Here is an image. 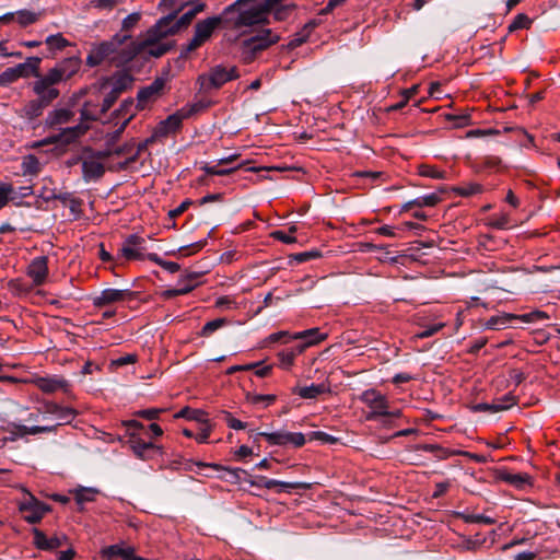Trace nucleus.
I'll return each instance as SVG.
<instances>
[{"mask_svg": "<svg viewBox=\"0 0 560 560\" xmlns=\"http://www.w3.org/2000/svg\"><path fill=\"white\" fill-rule=\"evenodd\" d=\"M246 398L254 405L265 402L266 406L273 404L277 399L276 395H262V394H250L247 393Z\"/></svg>", "mask_w": 560, "mask_h": 560, "instance_id": "obj_58", "label": "nucleus"}, {"mask_svg": "<svg viewBox=\"0 0 560 560\" xmlns=\"http://www.w3.org/2000/svg\"><path fill=\"white\" fill-rule=\"evenodd\" d=\"M441 201V198L438 194H429L425 196L418 197L413 200L406 202L402 206V211H408L413 207H434Z\"/></svg>", "mask_w": 560, "mask_h": 560, "instance_id": "obj_31", "label": "nucleus"}, {"mask_svg": "<svg viewBox=\"0 0 560 560\" xmlns=\"http://www.w3.org/2000/svg\"><path fill=\"white\" fill-rule=\"evenodd\" d=\"M88 128L89 127L83 125L82 122L74 127L65 128L61 132L45 139L43 141V144L56 143V142L69 144L71 142L75 141L81 136H83L86 132Z\"/></svg>", "mask_w": 560, "mask_h": 560, "instance_id": "obj_15", "label": "nucleus"}, {"mask_svg": "<svg viewBox=\"0 0 560 560\" xmlns=\"http://www.w3.org/2000/svg\"><path fill=\"white\" fill-rule=\"evenodd\" d=\"M153 142H154V136H152V137L145 139L144 141L140 142L137 145V149H136L135 153H132L124 162L119 163V168L120 170H126L127 167H129V165H131L132 163H135L139 159V155L141 154V152L147 150L148 145L150 143H153Z\"/></svg>", "mask_w": 560, "mask_h": 560, "instance_id": "obj_38", "label": "nucleus"}, {"mask_svg": "<svg viewBox=\"0 0 560 560\" xmlns=\"http://www.w3.org/2000/svg\"><path fill=\"white\" fill-rule=\"evenodd\" d=\"M48 275V258L46 256L35 257L27 267V276L32 278L34 285H42Z\"/></svg>", "mask_w": 560, "mask_h": 560, "instance_id": "obj_16", "label": "nucleus"}, {"mask_svg": "<svg viewBox=\"0 0 560 560\" xmlns=\"http://www.w3.org/2000/svg\"><path fill=\"white\" fill-rule=\"evenodd\" d=\"M267 20L262 14V10L257 7L243 8L237 15L238 30L262 24Z\"/></svg>", "mask_w": 560, "mask_h": 560, "instance_id": "obj_20", "label": "nucleus"}, {"mask_svg": "<svg viewBox=\"0 0 560 560\" xmlns=\"http://www.w3.org/2000/svg\"><path fill=\"white\" fill-rule=\"evenodd\" d=\"M220 26L219 18L211 16L197 22L195 25L194 36L191 38L192 45L202 46L211 36L214 30Z\"/></svg>", "mask_w": 560, "mask_h": 560, "instance_id": "obj_13", "label": "nucleus"}, {"mask_svg": "<svg viewBox=\"0 0 560 560\" xmlns=\"http://www.w3.org/2000/svg\"><path fill=\"white\" fill-rule=\"evenodd\" d=\"M175 417L194 420L200 423H208L207 412L201 409H192L190 407H185L178 413H176Z\"/></svg>", "mask_w": 560, "mask_h": 560, "instance_id": "obj_34", "label": "nucleus"}, {"mask_svg": "<svg viewBox=\"0 0 560 560\" xmlns=\"http://www.w3.org/2000/svg\"><path fill=\"white\" fill-rule=\"evenodd\" d=\"M240 73L236 67L226 68L223 65L212 67L208 73L199 74L196 83L199 92L208 94L212 90L221 89L225 83L238 79Z\"/></svg>", "mask_w": 560, "mask_h": 560, "instance_id": "obj_4", "label": "nucleus"}, {"mask_svg": "<svg viewBox=\"0 0 560 560\" xmlns=\"http://www.w3.org/2000/svg\"><path fill=\"white\" fill-rule=\"evenodd\" d=\"M180 10H176L168 15H172V22L167 25L171 34H176L179 30L187 27L192 20L196 18L192 12L186 11L180 18L177 19V13Z\"/></svg>", "mask_w": 560, "mask_h": 560, "instance_id": "obj_28", "label": "nucleus"}, {"mask_svg": "<svg viewBox=\"0 0 560 560\" xmlns=\"http://www.w3.org/2000/svg\"><path fill=\"white\" fill-rule=\"evenodd\" d=\"M172 22V15H165L151 26L144 38L140 42H131L125 47L124 52L118 57L117 65H128L137 55L145 54L150 57L160 58L174 48V42L161 43L168 35L167 25Z\"/></svg>", "mask_w": 560, "mask_h": 560, "instance_id": "obj_1", "label": "nucleus"}, {"mask_svg": "<svg viewBox=\"0 0 560 560\" xmlns=\"http://www.w3.org/2000/svg\"><path fill=\"white\" fill-rule=\"evenodd\" d=\"M105 167L101 162L85 159L82 162V177L84 182L98 180L103 177Z\"/></svg>", "mask_w": 560, "mask_h": 560, "instance_id": "obj_23", "label": "nucleus"}, {"mask_svg": "<svg viewBox=\"0 0 560 560\" xmlns=\"http://www.w3.org/2000/svg\"><path fill=\"white\" fill-rule=\"evenodd\" d=\"M43 199L45 201L59 200L62 203L70 201L71 202L70 209L72 212L75 211V208L80 206V201L77 200L75 198H72V195L70 192L57 194L55 190H50L49 195H43Z\"/></svg>", "mask_w": 560, "mask_h": 560, "instance_id": "obj_37", "label": "nucleus"}, {"mask_svg": "<svg viewBox=\"0 0 560 560\" xmlns=\"http://www.w3.org/2000/svg\"><path fill=\"white\" fill-rule=\"evenodd\" d=\"M126 443L132 450L133 454L142 460H148L162 454L161 446L151 441H145L139 432H130Z\"/></svg>", "mask_w": 560, "mask_h": 560, "instance_id": "obj_8", "label": "nucleus"}, {"mask_svg": "<svg viewBox=\"0 0 560 560\" xmlns=\"http://www.w3.org/2000/svg\"><path fill=\"white\" fill-rule=\"evenodd\" d=\"M40 57H28L25 62L19 63L15 70L20 78H27L28 75L39 77Z\"/></svg>", "mask_w": 560, "mask_h": 560, "instance_id": "obj_27", "label": "nucleus"}, {"mask_svg": "<svg viewBox=\"0 0 560 560\" xmlns=\"http://www.w3.org/2000/svg\"><path fill=\"white\" fill-rule=\"evenodd\" d=\"M147 259H149L152 262H155L156 265L161 266L171 273H175L180 269V266L177 262L163 260L161 257H159L158 254L154 253L148 254Z\"/></svg>", "mask_w": 560, "mask_h": 560, "instance_id": "obj_48", "label": "nucleus"}, {"mask_svg": "<svg viewBox=\"0 0 560 560\" xmlns=\"http://www.w3.org/2000/svg\"><path fill=\"white\" fill-rule=\"evenodd\" d=\"M322 257V253L317 249H311L307 252L295 253L289 256V264H303L305 261Z\"/></svg>", "mask_w": 560, "mask_h": 560, "instance_id": "obj_40", "label": "nucleus"}, {"mask_svg": "<svg viewBox=\"0 0 560 560\" xmlns=\"http://www.w3.org/2000/svg\"><path fill=\"white\" fill-rule=\"evenodd\" d=\"M298 231V228L295 225H291L288 230V232L282 230H277L271 232L270 236L273 240L280 241L284 244H292L296 242V238L294 236V233Z\"/></svg>", "mask_w": 560, "mask_h": 560, "instance_id": "obj_44", "label": "nucleus"}, {"mask_svg": "<svg viewBox=\"0 0 560 560\" xmlns=\"http://www.w3.org/2000/svg\"><path fill=\"white\" fill-rule=\"evenodd\" d=\"M453 191L462 197H470L483 191V187L477 183H469L463 186L453 187Z\"/></svg>", "mask_w": 560, "mask_h": 560, "instance_id": "obj_47", "label": "nucleus"}, {"mask_svg": "<svg viewBox=\"0 0 560 560\" xmlns=\"http://www.w3.org/2000/svg\"><path fill=\"white\" fill-rule=\"evenodd\" d=\"M298 352V348L295 350H283L278 353V358L280 360V364L282 368L288 369L293 364L294 358Z\"/></svg>", "mask_w": 560, "mask_h": 560, "instance_id": "obj_61", "label": "nucleus"}, {"mask_svg": "<svg viewBox=\"0 0 560 560\" xmlns=\"http://www.w3.org/2000/svg\"><path fill=\"white\" fill-rule=\"evenodd\" d=\"M101 106L92 104V102H85L81 109L82 121H94L100 119L105 113L100 112Z\"/></svg>", "mask_w": 560, "mask_h": 560, "instance_id": "obj_35", "label": "nucleus"}, {"mask_svg": "<svg viewBox=\"0 0 560 560\" xmlns=\"http://www.w3.org/2000/svg\"><path fill=\"white\" fill-rule=\"evenodd\" d=\"M499 478L518 489H523L527 485H530V476L525 472L512 474L509 471H502L499 475Z\"/></svg>", "mask_w": 560, "mask_h": 560, "instance_id": "obj_30", "label": "nucleus"}, {"mask_svg": "<svg viewBox=\"0 0 560 560\" xmlns=\"http://www.w3.org/2000/svg\"><path fill=\"white\" fill-rule=\"evenodd\" d=\"M513 319H516V315L514 314H503L501 316H492L487 323L486 327L488 329L500 330L506 327Z\"/></svg>", "mask_w": 560, "mask_h": 560, "instance_id": "obj_36", "label": "nucleus"}, {"mask_svg": "<svg viewBox=\"0 0 560 560\" xmlns=\"http://www.w3.org/2000/svg\"><path fill=\"white\" fill-rule=\"evenodd\" d=\"M131 38L129 34H115L110 39L103 40L98 44H93L86 57V65L89 67L100 66L104 61H108L112 66L117 68L125 67L126 65H117L118 57L124 52L125 48H120Z\"/></svg>", "mask_w": 560, "mask_h": 560, "instance_id": "obj_2", "label": "nucleus"}, {"mask_svg": "<svg viewBox=\"0 0 560 560\" xmlns=\"http://www.w3.org/2000/svg\"><path fill=\"white\" fill-rule=\"evenodd\" d=\"M137 105H135V101L133 98H126L121 102L119 108H117L115 112H114V116L115 117H129L130 114H133L135 113L132 112V108L136 107Z\"/></svg>", "mask_w": 560, "mask_h": 560, "instance_id": "obj_54", "label": "nucleus"}, {"mask_svg": "<svg viewBox=\"0 0 560 560\" xmlns=\"http://www.w3.org/2000/svg\"><path fill=\"white\" fill-rule=\"evenodd\" d=\"M326 393H330V388L325 383L311 384L304 387L295 386L292 388V394H296L303 399H315Z\"/></svg>", "mask_w": 560, "mask_h": 560, "instance_id": "obj_26", "label": "nucleus"}, {"mask_svg": "<svg viewBox=\"0 0 560 560\" xmlns=\"http://www.w3.org/2000/svg\"><path fill=\"white\" fill-rule=\"evenodd\" d=\"M133 118V114H130L129 117L125 118L122 124L112 133L107 136L106 144L107 147H113L121 137L129 121Z\"/></svg>", "mask_w": 560, "mask_h": 560, "instance_id": "obj_53", "label": "nucleus"}, {"mask_svg": "<svg viewBox=\"0 0 560 560\" xmlns=\"http://www.w3.org/2000/svg\"><path fill=\"white\" fill-rule=\"evenodd\" d=\"M184 108L177 109L174 114L170 115L166 119L161 121L156 128V136L165 137L170 133H175L182 127L184 119H188V116H184Z\"/></svg>", "mask_w": 560, "mask_h": 560, "instance_id": "obj_17", "label": "nucleus"}, {"mask_svg": "<svg viewBox=\"0 0 560 560\" xmlns=\"http://www.w3.org/2000/svg\"><path fill=\"white\" fill-rule=\"evenodd\" d=\"M206 245H207V238L198 241V242H195V243H191V244L186 245V246H182V247L178 248V253L182 256H190V255L201 250Z\"/></svg>", "mask_w": 560, "mask_h": 560, "instance_id": "obj_56", "label": "nucleus"}, {"mask_svg": "<svg viewBox=\"0 0 560 560\" xmlns=\"http://www.w3.org/2000/svg\"><path fill=\"white\" fill-rule=\"evenodd\" d=\"M38 388L44 393H55L61 389L65 393H69L70 383L63 377L52 376V377H39L37 380Z\"/></svg>", "mask_w": 560, "mask_h": 560, "instance_id": "obj_21", "label": "nucleus"}, {"mask_svg": "<svg viewBox=\"0 0 560 560\" xmlns=\"http://www.w3.org/2000/svg\"><path fill=\"white\" fill-rule=\"evenodd\" d=\"M502 161L499 156L495 155H487L482 159V164L477 167V172H481L485 168H494L500 167Z\"/></svg>", "mask_w": 560, "mask_h": 560, "instance_id": "obj_63", "label": "nucleus"}, {"mask_svg": "<svg viewBox=\"0 0 560 560\" xmlns=\"http://www.w3.org/2000/svg\"><path fill=\"white\" fill-rule=\"evenodd\" d=\"M242 9V7H235L233 3L224 8L221 14L215 15V18H219V25L225 28L238 30L237 15Z\"/></svg>", "mask_w": 560, "mask_h": 560, "instance_id": "obj_25", "label": "nucleus"}, {"mask_svg": "<svg viewBox=\"0 0 560 560\" xmlns=\"http://www.w3.org/2000/svg\"><path fill=\"white\" fill-rule=\"evenodd\" d=\"M400 416H401V411L399 409H395V410L383 409L381 411H372L368 416V419L369 420L383 419V422L386 423V419L399 418Z\"/></svg>", "mask_w": 560, "mask_h": 560, "instance_id": "obj_51", "label": "nucleus"}, {"mask_svg": "<svg viewBox=\"0 0 560 560\" xmlns=\"http://www.w3.org/2000/svg\"><path fill=\"white\" fill-rule=\"evenodd\" d=\"M133 78L129 73H118L110 79H107L103 84L102 89H107L110 86V90L103 98V103L101 105V113H107L108 109L115 104L118 97L128 89L132 86Z\"/></svg>", "mask_w": 560, "mask_h": 560, "instance_id": "obj_5", "label": "nucleus"}, {"mask_svg": "<svg viewBox=\"0 0 560 560\" xmlns=\"http://www.w3.org/2000/svg\"><path fill=\"white\" fill-rule=\"evenodd\" d=\"M549 315L542 311H533L527 314L516 315V319H520L524 323H536L539 320L548 319Z\"/></svg>", "mask_w": 560, "mask_h": 560, "instance_id": "obj_55", "label": "nucleus"}, {"mask_svg": "<svg viewBox=\"0 0 560 560\" xmlns=\"http://www.w3.org/2000/svg\"><path fill=\"white\" fill-rule=\"evenodd\" d=\"M244 482H248L252 487H255L258 489H261V488L273 489V488L278 487L279 488L278 492H287V493H291L292 491H295V490H308L312 487V485L308 482H301V481L287 482V481L276 480V479H269L265 476L253 477L252 475H250V477H247V479L244 478Z\"/></svg>", "mask_w": 560, "mask_h": 560, "instance_id": "obj_6", "label": "nucleus"}, {"mask_svg": "<svg viewBox=\"0 0 560 560\" xmlns=\"http://www.w3.org/2000/svg\"><path fill=\"white\" fill-rule=\"evenodd\" d=\"M141 14L139 12H133L127 15L121 23V31L128 32L132 30L140 21Z\"/></svg>", "mask_w": 560, "mask_h": 560, "instance_id": "obj_64", "label": "nucleus"}, {"mask_svg": "<svg viewBox=\"0 0 560 560\" xmlns=\"http://www.w3.org/2000/svg\"><path fill=\"white\" fill-rule=\"evenodd\" d=\"M32 497L33 494H28V498L20 503V511L24 513V520L30 524H37L42 521L43 516L40 515L38 509L36 506H32Z\"/></svg>", "mask_w": 560, "mask_h": 560, "instance_id": "obj_29", "label": "nucleus"}, {"mask_svg": "<svg viewBox=\"0 0 560 560\" xmlns=\"http://www.w3.org/2000/svg\"><path fill=\"white\" fill-rule=\"evenodd\" d=\"M74 71L66 74L63 67H55L48 71L47 74L37 77V80L33 83V91L40 92V89L47 85H55L61 82L65 78H69Z\"/></svg>", "mask_w": 560, "mask_h": 560, "instance_id": "obj_18", "label": "nucleus"}, {"mask_svg": "<svg viewBox=\"0 0 560 560\" xmlns=\"http://www.w3.org/2000/svg\"><path fill=\"white\" fill-rule=\"evenodd\" d=\"M505 409H508V406H503L502 404H487V402L477 404L472 407V410L476 412H491V413L499 412V411H502Z\"/></svg>", "mask_w": 560, "mask_h": 560, "instance_id": "obj_57", "label": "nucleus"}, {"mask_svg": "<svg viewBox=\"0 0 560 560\" xmlns=\"http://www.w3.org/2000/svg\"><path fill=\"white\" fill-rule=\"evenodd\" d=\"M138 292L131 291L130 289H104L101 293L92 299L93 305L97 308L105 307L107 305L133 301L138 299Z\"/></svg>", "mask_w": 560, "mask_h": 560, "instance_id": "obj_9", "label": "nucleus"}, {"mask_svg": "<svg viewBox=\"0 0 560 560\" xmlns=\"http://www.w3.org/2000/svg\"><path fill=\"white\" fill-rule=\"evenodd\" d=\"M213 105V102L207 98H201L192 104H187L183 106L184 108V116H188V118L192 117L194 115H197L201 112L207 110L209 107Z\"/></svg>", "mask_w": 560, "mask_h": 560, "instance_id": "obj_33", "label": "nucleus"}, {"mask_svg": "<svg viewBox=\"0 0 560 560\" xmlns=\"http://www.w3.org/2000/svg\"><path fill=\"white\" fill-rule=\"evenodd\" d=\"M32 533L34 536V545L36 546V548L45 551L56 550L57 548L61 547L63 545V541L67 539L65 535L48 538L44 534V532L36 527L32 529Z\"/></svg>", "mask_w": 560, "mask_h": 560, "instance_id": "obj_19", "label": "nucleus"}, {"mask_svg": "<svg viewBox=\"0 0 560 560\" xmlns=\"http://www.w3.org/2000/svg\"><path fill=\"white\" fill-rule=\"evenodd\" d=\"M98 491L93 488L80 487L74 491V499L79 505H83L86 502L94 501L95 494Z\"/></svg>", "mask_w": 560, "mask_h": 560, "instance_id": "obj_45", "label": "nucleus"}, {"mask_svg": "<svg viewBox=\"0 0 560 560\" xmlns=\"http://www.w3.org/2000/svg\"><path fill=\"white\" fill-rule=\"evenodd\" d=\"M267 442L270 445L278 446H288L292 445L296 448L302 447L305 442V435L303 433H292L284 430L271 432L270 435H267Z\"/></svg>", "mask_w": 560, "mask_h": 560, "instance_id": "obj_10", "label": "nucleus"}, {"mask_svg": "<svg viewBox=\"0 0 560 560\" xmlns=\"http://www.w3.org/2000/svg\"><path fill=\"white\" fill-rule=\"evenodd\" d=\"M40 102L47 107L54 100L59 96V90L52 85L45 84L40 92H34Z\"/></svg>", "mask_w": 560, "mask_h": 560, "instance_id": "obj_42", "label": "nucleus"}, {"mask_svg": "<svg viewBox=\"0 0 560 560\" xmlns=\"http://www.w3.org/2000/svg\"><path fill=\"white\" fill-rule=\"evenodd\" d=\"M228 324H229V320L224 317L215 318L213 320L207 322L200 331V336L208 338L214 331L226 326Z\"/></svg>", "mask_w": 560, "mask_h": 560, "instance_id": "obj_43", "label": "nucleus"}, {"mask_svg": "<svg viewBox=\"0 0 560 560\" xmlns=\"http://www.w3.org/2000/svg\"><path fill=\"white\" fill-rule=\"evenodd\" d=\"M78 412L71 407H61L57 418L61 421V424H69L77 417Z\"/></svg>", "mask_w": 560, "mask_h": 560, "instance_id": "obj_62", "label": "nucleus"}, {"mask_svg": "<svg viewBox=\"0 0 560 560\" xmlns=\"http://www.w3.org/2000/svg\"><path fill=\"white\" fill-rule=\"evenodd\" d=\"M120 254L127 260H143L147 258V255L139 252V249L135 245L129 246L127 244V237L125 238L120 247Z\"/></svg>", "mask_w": 560, "mask_h": 560, "instance_id": "obj_41", "label": "nucleus"}, {"mask_svg": "<svg viewBox=\"0 0 560 560\" xmlns=\"http://www.w3.org/2000/svg\"><path fill=\"white\" fill-rule=\"evenodd\" d=\"M279 39V35L275 34L269 28H262L255 35L240 38L237 42V47L241 60L244 63L253 62L258 54L266 50L271 45L278 43Z\"/></svg>", "mask_w": 560, "mask_h": 560, "instance_id": "obj_3", "label": "nucleus"}, {"mask_svg": "<svg viewBox=\"0 0 560 560\" xmlns=\"http://www.w3.org/2000/svg\"><path fill=\"white\" fill-rule=\"evenodd\" d=\"M201 277V273L198 272H188L185 276L180 277L177 282V287L174 289L165 290L162 293L164 299H173L178 295H185L191 292L198 285V279Z\"/></svg>", "mask_w": 560, "mask_h": 560, "instance_id": "obj_12", "label": "nucleus"}, {"mask_svg": "<svg viewBox=\"0 0 560 560\" xmlns=\"http://www.w3.org/2000/svg\"><path fill=\"white\" fill-rule=\"evenodd\" d=\"M45 43L51 50H62L69 45V42L61 34L49 35Z\"/></svg>", "mask_w": 560, "mask_h": 560, "instance_id": "obj_49", "label": "nucleus"}, {"mask_svg": "<svg viewBox=\"0 0 560 560\" xmlns=\"http://www.w3.org/2000/svg\"><path fill=\"white\" fill-rule=\"evenodd\" d=\"M40 18V13H36L30 10H20L16 12V21L21 26H28L36 23Z\"/></svg>", "mask_w": 560, "mask_h": 560, "instance_id": "obj_46", "label": "nucleus"}, {"mask_svg": "<svg viewBox=\"0 0 560 560\" xmlns=\"http://www.w3.org/2000/svg\"><path fill=\"white\" fill-rule=\"evenodd\" d=\"M532 20L524 13H518L512 23L509 25V32H515L517 30L529 28Z\"/></svg>", "mask_w": 560, "mask_h": 560, "instance_id": "obj_50", "label": "nucleus"}, {"mask_svg": "<svg viewBox=\"0 0 560 560\" xmlns=\"http://www.w3.org/2000/svg\"><path fill=\"white\" fill-rule=\"evenodd\" d=\"M419 175L423 177H430V178H436V179H445L446 173L443 171L436 170L434 166L431 165H420L419 166Z\"/></svg>", "mask_w": 560, "mask_h": 560, "instance_id": "obj_52", "label": "nucleus"}, {"mask_svg": "<svg viewBox=\"0 0 560 560\" xmlns=\"http://www.w3.org/2000/svg\"><path fill=\"white\" fill-rule=\"evenodd\" d=\"M19 79L20 75L15 70V67L7 68L3 72L0 73V85H9Z\"/></svg>", "mask_w": 560, "mask_h": 560, "instance_id": "obj_60", "label": "nucleus"}, {"mask_svg": "<svg viewBox=\"0 0 560 560\" xmlns=\"http://www.w3.org/2000/svg\"><path fill=\"white\" fill-rule=\"evenodd\" d=\"M165 86V80L163 78H156L151 84L141 88L137 94V109H144L145 104L155 100L161 95Z\"/></svg>", "mask_w": 560, "mask_h": 560, "instance_id": "obj_14", "label": "nucleus"}, {"mask_svg": "<svg viewBox=\"0 0 560 560\" xmlns=\"http://www.w3.org/2000/svg\"><path fill=\"white\" fill-rule=\"evenodd\" d=\"M360 399L370 408L374 409V411H381L388 408L386 397L375 389L364 390Z\"/></svg>", "mask_w": 560, "mask_h": 560, "instance_id": "obj_24", "label": "nucleus"}, {"mask_svg": "<svg viewBox=\"0 0 560 560\" xmlns=\"http://www.w3.org/2000/svg\"><path fill=\"white\" fill-rule=\"evenodd\" d=\"M308 440L310 441L317 440L324 444H336L339 441L338 438H335V436H332L326 432H323V431H313V432L308 433Z\"/></svg>", "mask_w": 560, "mask_h": 560, "instance_id": "obj_59", "label": "nucleus"}, {"mask_svg": "<svg viewBox=\"0 0 560 560\" xmlns=\"http://www.w3.org/2000/svg\"><path fill=\"white\" fill-rule=\"evenodd\" d=\"M327 335L320 332L319 328H311L300 332H296L292 338L304 340L303 345L298 346V352L302 353L305 348L317 345L318 342L326 339Z\"/></svg>", "mask_w": 560, "mask_h": 560, "instance_id": "obj_22", "label": "nucleus"}, {"mask_svg": "<svg viewBox=\"0 0 560 560\" xmlns=\"http://www.w3.org/2000/svg\"><path fill=\"white\" fill-rule=\"evenodd\" d=\"M101 557L105 560H114L115 558H121L122 560H142L143 558L136 555L135 547L125 545V542L104 547L101 550Z\"/></svg>", "mask_w": 560, "mask_h": 560, "instance_id": "obj_11", "label": "nucleus"}, {"mask_svg": "<svg viewBox=\"0 0 560 560\" xmlns=\"http://www.w3.org/2000/svg\"><path fill=\"white\" fill-rule=\"evenodd\" d=\"M195 464L198 467V470H197L198 474H202L203 470L210 469V470L220 472V475H218L219 478H221L230 483H233V485L244 482V478L247 479V477H250V474H248L247 470L240 468V467L232 468V467L222 466L220 464H207V463H202V462H197ZM203 475L207 477L211 476L208 472H203Z\"/></svg>", "mask_w": 560, "mask_h": 560, "instance_id": "obj_7", "label": "nucleus"}, {"mask_svg": "<svg viewBox=\"0 0 560 560\" xmlns=\"http://www.w3.org/2000/svg\"><path fill=\"white\" fill-rule=\"evenodd\" d=\"M73 117V113L67 108H59L50 112L46 118V124L50 127L67 124Z\"/></svg>", "mask_w": 560, "mask_h": 560, "instance_id": "obj_32", "label": "nucleus"}, {"mask_svg": "<svg viewBox=\"0 0 560 560\" xmlns=\"http://www.w3.org/2000/svg\"><path fill=\"white\" fill-rule=\"evenodd\" d=\"M46 106L39 98L30 101L24 107V115L27 119L33 120L43 114Z\"/></svg>", "mask_w": 560, "mask_h": 560, "instance_id": "obj_39", "label": "nucleus"}]
</instances>
